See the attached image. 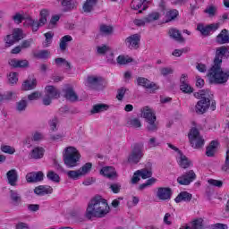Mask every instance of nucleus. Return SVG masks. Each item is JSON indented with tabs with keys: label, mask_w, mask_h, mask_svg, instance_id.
<instances>
[{
	"label": "nucleus",
	"mask_w": 229,
	"mask_h": 229,
	"mask_svg": "<svg viewBox=\"0 0 229 229\" xmlns=\"http://www.w3.org/2000/svg\"><path fill=\"white\" fill-rule=\"evenodd\" d=\"M110 108V106L106 104H97L93 106L91 109V114H101V112H106Z\"/></svg>",
	"instance_id": "obj_37"
},
{
	"label": "nucleus",
	"mask_w": 229,
	"mask_h": 229,
	"mask_svg": "<svg viewBox=\"0 0 229 229\" xmlns=\"http://www.w3.org/2000/svg\"><path fill=\"white\" fill-rule=\"evenodd\" d=\"M69 42H72V36L71 35L64 36L60 39V45H59L60 49L62 51H65L67 49V46H69Z\"/></svg>",
	"instance_id": "obj_36"
},
{
	"label": "nucleus",
	"mask_w": 229,
	"mask_h": 229,
	"mask_svg": "<svg viewBox=\"0 0 229 229\" xmlns=\"http://www.w3.org/2000/svg\"><path fill=\"white\" fill-rule=\"evenodd\" d=\"M223 56L229 58V48L226 47H220L216 49L214 64L208 72V80L209 83L223 85V83H226V81H228L229 71H223V68H221Z\"/></svg>",
	"instance_id": "obj_1"
},
{
	"label": "nucleus",
	"mask_w": 229,
	"mask_h": 229,
	"mask_svg": "<svg viewBox=\"0 0 229 229\" xmlns=\"http://www.w3.org/2000/svg\"><path fill=\"white\" fill-rule=\"evenodd\" d=\"M165 3H162L159 11H154L149 13L145 18L148 24H155L166 11Z\"/></svg>",
	"instance_id": "obj_13"
},
{
	"label": "nucleus",
	"mask_w": 229,
	"mask_h": 229,
	"mask_svg": "<svg viewBox=\"0 0 229 229\" xmlns=\"http://www.w3.org/2000/svg\"><path fill=\"white\" fill-rule=\"evenodd\" d=\"M116 62L119 65H126L127 64L133 62V59L130 57V55H121L117 57Z\"/></svg>",
	"instance_id": "obj_42"
},
{
	"label": "nucleus",
	"mask_w": 229,
	"mask_h": 229,
	"mask_svg": "<svg viewBox=\"0 0 229 229\" xmlns=\"http://www.w3.org/2000/svg\"><path fill=\"white\" fill-rule=\"evenodd\" d=\"M110 51V47L106 45H101L97 47V53L98 55H105Z\"/></svg>",
	"instance_id": "obj_55"
},
{
	"label": "nucleus",
	"mask_w": 229,
	"mask_h": 229,
	"mask_svg": "<svg viewBox=\"0 0 229 229\" xmlns=\"http://www.w3.org/2000/svg\"><path fill=\"white\" fill-rule=\"evenodd\" d=\"M33 138L27 136L23 140H22V146L23 148H30L33 145Z\"/></svg>",
	"instance_id": "obj_62"
},
{
	"label": "nucleus",
	"mask_w": 229,
	"mask_h": 229,
	"mask_svg": "<svg viewBox=\"0 0 229 229\" xmlns=\"http://www.w3.org/2000/svg\"><path fill=\"white\" fill-rule=\"evenodd\" d=\"M26 180L29 183L42 182L44 180V173L42 172L29 173L26 175Z\"/></svg>",
	"instance_id": "obj_23"
},
{
	"label": "nucleus",
	"mask_w": 229,
	"mask_h": 229,
	"mask_svg": "<svg viewBox=\"0 0 229 229\" xmlns=\"http://www.w3.org/2000/svg\"><path fill=\"white\" fill-rule=\"evenodd\" d=\"M180 89L184 94H191L193 91L192 87L189 85V82L180 84Z\"/></svg>",
	"instance_id": "obj_53"
},
{
	"label": "nucleus",
	"mask_w": 229,
	"mask_h": 229,
	"mask_svg": "<svg viewBox=\"0 0 229 229\" xmlns=\"http://www.w3.org/2000/svg\"><path fill=\"white\" fill-rule=\"evenodd\" d=\"M127 124L131 128H140V126H142V123H140V119L139 118H131L128 121Z\"/></svg>",
	"instance_id": "obj_48"
},
{
	"label": "nucleus",
	"mask_w": 229,
	"mask_h": 229,
	"mask_svg": "<svg viewBox=\"0 0 229 229\" xmlns=\"http://www.w3.org/2000/svg\"><path fill=\"white\" fill-rule=\"evenodd\" d=\"M40 98H42L40 91H34L28 95L29 101H37V99H40Z\"/></svg>",
	"instance_id": "obj_54"
},
{
	"label": "nucleus",
	"mask_w": 229,
	"mask_h": 229,
	"mask_svg": "<svg viewBox=\"0 0 229 229\" xmlns=\"http://www.w3.org/2000/svg\"><path fill=\"white\" fill-rule=\"evenodd\" d=\"M64 96L69 101H78V95L71 86H67L64 89Z\"/></svg>",
	"instance_id": "obj_29"
},
{
	"label": "nucleus",
	"mask_w": 229,
	"mask_h": 229,
	"mask_svg": "<svg viewBox=\"0 0 229 229\" xmlns=\"http://www.w3.org/2000/svg\"><path fill=\"white\" fill-rule=\"evenodd\" d=\"M51 131H56L58 130V118H53L48 123Z\"/></svg>",
	"instance_id": "obj_56"
},
{
	"label": "nucleus",
	"mask_w": 229,
	"mask_h": 229,
	"mask_svg": "<svg viewBox=\"0 0 229 229\" xmlns=\"http://www.w3.org/2000/svg\"><path fill=\"white\" fill-rule=\"evenodd\" d=\"M136 83L139 87H144V89H148L149 90H158L159 89L158 84L152 82L144 77H138Z\"/></svg>",
	"instance_id": "obj_18"
},
{
	"label": "nucleus",
	"mask_w": 229,
	"mask_h": 229,
	"mask_svg": "<svg viewBox=\"0 0 229 229\" xmlns=\"http://www.w3.org/2000/svg\"><path fill=\"white\" fill-rule=\"evenodd\" d=\"M216 12H217V8L214 5H209L207 7L205 10V13L209 16V17H214L216 15Z\"/></svg>",
	"instance_id": "obj_59"
},
{
	"label": "nucleus",
	"mask_w": 229,
	"mask_h": 229,
	"mask_svg": "<svg viewBox=\"0 0 229 229\" xmlns=\"http://www.w3.org/2000/svg\"><path fill=\"white\" fill-rule=\"evenodd\" d=\"M60 98V91L55 88V86H46L45 88V97L43 98V105L46 106L51 105L53 99Z\"/></svg>",
	"instance_id": "obj_11"
},
{
	"label": "nucleus",
	"mask_w": 229,
	"mask_h": 229,
	"mask_svg": "<svg viewBox=\"0 0 229 229\" xmlns=\"http://www.w3.org/2000/svg\"><path fill=\"white\" fill-rule=\"evenodd\" d=\"M217 146H219V143L217 141H211L206 150L207 157H214V155H216V151H217Z\"/></svg>",
	"instance_id": "obj_35"
},
{
	"label": "nucleus",
	"mask_w": 229,
	"mask_h": 229,
	"mask_svg": "<svg viewBox=\"0 0 229 229\" xmlns=\"http://www.w3.org/2000/svg\"><path fill=\"white\" fill-rule=\"evenodd\" d=\"M159 71L162 76H169V74H173L174 72V70L172 67H163L160 68Z\"/></svg>",
	"instance_id": "obj_58"
},
{
	"label": "nucleus",
	"mask_w": 229,
	"mask_h": 229,
	"mask_svg": "<svg viewBox=\"0 0 229 229\" xmlns=\"http://www.w3.org/2000/svg\"><path fill=\"white\" fill-rule=\"evenodd\" d=\"M192 199V195L187 191H182L174 199L175 203H182V201H191Z\"/></svg>",
	"instance_id": "obj_33"
},
{
	"label": "nucleus",
	"mask_w": 229,
	"mask_h": 229,
	"mask_svg": "<svg viewBox=\"0 0 229 229\" xmlns=\"http://www.w3.org/2000/svg\"><path fill=\"white\" fill-rule=\"evenodd\" d=\"M222 170H223L225 173H229V150H227V152H226L225 163V165L222 166Z\"/></svg>",
	"instance_id": "obj_64"
},
{
	"label": "nucleus",
	"mask_w": 229,
	"mask_h": 229,
	"mask_svg": "<svg viewBox=\"0 0 229 229\" xmlns=\"http://www.w3.org/2000/svg\"><path fill=\"white\" fill-rule=\"evenodd\" d=\"M37 78H35V76H30L21 83V90H35V89H37Z\"/></svg>",
	"instance_id": "obj_19"
},
{
	"label": "nucleus",
	"mask_w": 229,
	"mask_h": 229,
	"mask_svg": "<svg viewBox=\"0 0 229 229\" xmlns=\"http://www.w3.org/2000/svg\"><path fill=\"white\" fill-rule=\"evenodd\" d=\"M195 98L200 99L196 106L195 112L197 114H205L207 110L210 107V98H212V91L208 89H201L199 92L195 93Z\"/></svg>",
	"instance_id": "obj_4"
},
{
	"label": "nucleus",
	"mask_w": 229,
	"mask_h": 229,
	"mask_svg": "<svg viewBox=\"0 0 229 229\" xmlns=\"http://www.w3.org/2000/svg\"><path fill=\"white\" fill-rule=\"evenodd\" d=\"M34 192L38 196H46V194H53V188L51 186L40 185L34 189Z\"/></svg>",
	"instance_id": "obj_27"
},
{
	"label": "nucleus",
	"mask_w": 229,
	"mask_h": 229,
	"mask_svg": "<svg viewBox=\"0 0 229 229\" xmlns=\"http://www.w3.org/2000/svg\"><path fill=\"white\" fill-rule=\"evenodd\" d=\"M64 139H65V133L64 132H58L56 134H54L52 136H50V140H64Z\"/></svg>",
	"instance_id": "obj_61"
},
{
	"label": "nucleus",
	"mask_w": 229,
	"mask_h": 229,
	"mask_svg": "<svg viewBox=\"0 0 229 229\" xmlns=\"http://www.w3.org/2000/svg\"><path fill=\"white\" fill-rule=\"evenodd\" d=\"M100 31L101 33H104L105 35H110L114 31V28L110 25H101L100 26Z\"/></svg>",
	"instance_id": "obj_57"
},
{
	"label": "nucleus",
	"mask_w": 229,
	"mask_h": 229,
	"mask_svg": "<svg viewBox=\"0 0 229 229\" xmlns=\"http://www.w3.org/2000/svg\"><path fill=\"white\" fill-rule=\"evenodd\" d=\"M194 180H196V174L194 171L190 170L185 174L179 176L177 178V182L180 185H190L192 183V182H194Z\"/></svg>",
	"instance_id": "obj_17"
},
{
	"label": "nucleus",
	"mask_w": 229,
	"mask_h": 229,
	"mask_svg": "<svg viewBox=\"0 0 229 229\" xmlns=\"http://www.w3.org/2000/svg\"><path fill=\"white\" fill-rule=\"evenodd\" d=\"M142 157H143L142 149H140V148H136L131 152L127 160L129 164H139Z\"/></svg>",
	"instance_id": "obj_20"
},
{
	"label": "nucleus",
	"mask_w": 229,
	"mask_h": 229,
	"mask_svg": "<svg viewBox=\"0 0 229 229\" xmlns=\"http://www.w3.org/2000/svg\"><path fill=\"white\" fill-rule=\"evenodd\" d=\"M174 219V215L173 213H166L164 216L163 222L165 225L171 226V225H173Z\"/></svg>",
	"instance_id": "obj_49"
},
{
	"label": "nucleus",
	"mask_w": 229,
	"mask_h": 229,
	"mask_svg": "<svg viewBox=\"0 0 229 229\" xmlns=\"http://www.w3.org/2000/svg\"><path fill=\"white\" fill-rule=\"evenodd\" d=\"M45 151L46 150L44 149V148L36 147L30 151V155L31 158H34L35 160H38V159L42 158V157H44Z\"/></svg>",
	"instance_id": "obj_32"
},
{
	"label": "nucleus",
	"mask_w": 229,
	"mask_h": 229,
	"mask_svg": "<svg viewBox=\"0 0 229 229\" xmlns=\"http://www.w3.org/2000/svg\"><path fill=\"white\" fill-rule=\"evenodd\" d=\"M140 117L145 119L147 123V130L148 131H157L158 130V123H157V114L155 110L149 106H144L140 109Z\"/></svg>",
	"instance_id": "obj_5"
},
{
	"label": "nucleus",
	"mask_w": 229,
	"mask_h": 229,
	"mask_svg": "<svg viewBox=\"0 0 229 229\" xmlns=\"http://www.w3.org/2000/svg\"><path fill=\"white\" fill-rule=\"evenodd\" d=\"M110 214L108 201L101 196H96L88 203L85 216L87 219H101Z\"/></svg>",
	"instance_id": "obj_2"
},
{
	"label": "nucleus",
	"mask_w": 229,
	"mask_h": 229,
	"mask_svg": "<svg viewBox=\"0 0 229 229\" xmlns=\"http://www.w3.org/2000/svg\"><path fill=\"white\" fill-rule=\"evenodd\" d=\"M140 201V199L139 197L132 196L131 199L128 201L127 205L130 208H131V207H137Z\"/></svg>",
	"instance_id": "obj_60"
},
{
	"label": "nucleus",
	"mask_w": 229,
	"mask_h": 229,
	"mask_svg": "<svg viewBox=\"0 0 229 229\" xmlns=\"http://www.w3.org/2000/svg\"><path fill=\"white\" fill-rule=\"evenodd\" d=\"M166 10L165 11V22H171V21H174L176 17H178V11L175 9L168 10L167 5L165 4Z\"/></svg>",
	"instance_id": "obj_34"
},
{
	"label": "nucleus",
	"mask_w": 229,
	"mask_h": 229,
	"mask_svg": "<svg viewBox=\"0 0 229 229\" xmlns=\"http://www.w3.org/2000/svg\"><path fill=\"white\" fill-rule=\"evenodd\" d=\"M98 0H87L82 7L83 12H85V13H90V11L94 10V6H96Z\"/></svg>",
	"instance_id": "obj_40"
},
{
	"label": "nucleus",
	"mask_w": 229,
	"mask_h": 229,
	"mask_svg": "<svg viewBox=\"0 0 229 229\" xmlns=\"http://www.w3.org/2000/svg\"><path fill=\"white\" fill-rule=\"evenodd\" d=\"M156 196L158 199H161V201H167L171 199V196H173V190L169 187L157 188Z\"/></svg>",
	"instance_id": "obj_16"
},
{
	"label": "nucleus",
	"mask_w": 229,
	"mask_h": 229,
	"mask_svg": "<svg viewBox=\"0 0 229 229\" xmlns=\"http://www.w3.org/2000/svg\"><path fill=\"white\" fill-rule=\"evenodd\" d=\"M55 64L57 67H63L66 71L71 70V64L62 57L56 58L55 60Z\"/></svg>",
	"instance_id": "obj_39"
},
{
	"label": "nucleus",
	"mask_w": 229,
	"mask_h": 229,
	"mask_svg": "<svg viewBox=\"0 0 229 229\" xmlns=\"http://www.w3.org/2000/svg\"><path fill=\"white\" fill-rule=\"evenodd\" d=\"M168 148L170 149H173L174 151L175 158L177 160V163L179 164L180 167H182V169H187L191 166V161L178 148L174 147V145L168 143Z\"/></svg>",
	"instance_id": "obj_9"
},
{
	"label": "nucleus",
	"mask_w": 229,
	"mask_h": 229,
	"mask_svg": "<svg viewBox=\"0 0 229 229\" xmlns=\"http://www.w3.org/2000/svg\"><path fill=\"white\" fill-rule=\"evenodd\" d=\"M168 35L169 37H171V38H174V40H176L177 42H180L181 44H183V42H185V38L182 37L180 30L176 29H170L168 31Z\"/></svg>",
	"instance_id": "obj_30"
},
{
	"label": "nucleus",
	"mask_w": 229,
	"mask_h": 229,
	"mask_svg": "<svg viewBox=\"0 0 229 229\" xmlns=\"http://www.w3.org/2000/svg\"><path fill=\"white\" fill-rule=\"evenodd\" d=\"M10 194H11L12 201H13V203H15V205H17V203H19V201H21V196H19V193H17V191H11Z\"/></svg>",
	"instance_id": "obj_63"
},
{
	"label": "nucleus",
	"mask_w": 229,
	"mask_h": 229,
	"mask_svg": "<svg viewBox=\"0 0 229 229\" xmlns=\"http://www.w3.org/2000/svg\"><path fill=\"white\" fill-rule=\"evenodd\" d=\"M79 0H63L61 4L64 12L74 10L78 6Z\"/></svg>",
	"instance_id": "obj_28"
},
{
	"label": "nucleus",
	"mask_w": 229,
	"mask_h": 229,
	"mask_svg": "<svg viewBox=\"0 0 229 229\" xmlns=\"http://www.w3.org/2000/svg\"><path fill=\"white\" fill-rule=\"evenodd\" d=\"M6 176L9 185H12V187H15V185H17V181L19 180V174H17V170L12 169L8 171Z\"/></svg>",
	"instance_id": "obj_26"
},
{
	"label": "nucleus",
	"mask_w": 229,
	"mask_h": 229,
	"mask_svg": "<svg viewBox=\"0 0 229 229\" xmlns=\"http://www.w3.org/2000/svg\"><path fill=\"white\" fill-rule=\"evenodd\" d=\"M219 26H221L219 22L211 24L199 23L197 24V31H199L202 37H208L215 31H217Z\"/></svg>",
	"instance_id": "obj_10"
},
{
	"label": "nucleus",
	"mask_w": 229,
	"mask_h": 229,
	"mask_svg": "<svg viewBox=\"0 0 229 229\" xmlns=\"http://www.w3.org/2000/svg\"><path fill=\"white\" fill-rule=\"evenodd\" d=\"M63 160L68 168L78 167L81 163V153L74 146H68L63 150Z\"/></svg>",
	"instance_id": "obj_3"
},
{
	"label": "nucleus",
	"mask_w": 229,
	"mask_h": 229,
	"mask_svg": "<svg viewBox=\"0 0 229 229\" xmlns=\"http://www.w3.org/2000/svg\"><path fill=\"white\" fill-rule=\"evenodd\" d=\"M138 173H140V175L142 178V180H148V178H151V176L153 175L151 167L138 170Z\"/></svg>",
	"instance_id": "obj_41"
},
{
	"label": "nucleus",
	"mask_w": 229,
	"mask_h": 229,
	"mask_svg": "<svg viewBox=\"0 0 229 229\" xmlns=\"http://www.w3.org/2000/svg\"><path fill=\"white\" fill-rule=\"evenodd\" d=\"M7 80L11 85H15L19 81V73L18 72H10L7 75Z\"/></svg>",
	"instance_id": "obj_46"
},
{
	"label": "nucleus",
	"mask_w": 229,
	"mask_h": 229,
	"mask_svg": "<svg viewBox=\"0 0 229 229\" xmlns=\"http://www.w3.org/2000/svg\"><path fill=\"white\" fill-rule=\"evenodd\" d=\"M27 106H28V101L26 99H21L19 102H17L16 110H18V112H24Z\"/></svg>",
	"instance_id": "obj_51"
},
{
	"label": "nucleus",
	"mask_w": 229,
	"mask_h": 229,
	"mask_svg": "<svg viewBox=\"0 0 229 229\" xmlns=\"http://www.w3.org/2000/svg\"><path fill=\"white\" fill-rule=\"evenodd\" d=\"M0 150L2 153H5L6 155H14L15 148L13 146L2 144L0 147Z\"/></svg>",
	"instance_id": "obj_43"
},
{
	"label": "nucleus",
	"mask_w": 229,
	"mask_h": 229,
	"mask_svg": "<svg viewBox=\"0 0 229 229\" xmlns=\"http://www.w3.org/2000/svg\"><path fill=\"white\" fill-rule=\"evenodd\" d=\"M100 174L110 180L117 178V171L114 166H104L100 170Z\"/></svg>",
	"instance_id": "obj_21"
},
{
	"label": "nucleus",
	"mask_w": 229,
	"mask_h": 229,
	"mask_svg": "<svg viewBox=\"0 0 229 229\" xmlns=\"http://www.w3.org/2000/svg\"><path fill=\"white\" fill-rule=\"evenodd\" d=\"M9 65L16 69H26V67H30V62L26 59H11L9 61Z\"/></svg>",
	"instance_id": "obj_24"
},
{
	"label": "nucleus",
	"mask_w": 229,
	"mask_h": 229,
	"mask_svg": "<svg viewBox=\"0 0 229 229\" xmlns=\"http://www.w3.org/2000/svg\"><path fill=\"white\" fill-rule=\"evenodd\" d=\"M47 177L48 180H51V182H54L55 183H60V175L53 171H49L47 174Z\"/></svg>",
	"instance_id": "obj_45"
},
{
	"label": "nucleus",
	"mask_w": 229,
	"mask_h": 229,
	"mask_svg": "<svg viewBox=\"0 0 229 229\" xmlns=\"http://www.w3.org/2000/svg\"><path fill=\"white\" fill-rule=\"evenodd\" d=\"M148 0H132L131 8L132 10H138L140 13H142V11L148 10Z\"/></svg>",
	"instance_id": "obj_22"
},
{
	"label": "nucleus",
	"mask_w": 229,
	"mask_h": 229,
	"mask_svg": "<svg viewBox=\"0 0 229 229\" xmlns=\"http://www.w3.org/2000/svg\"><path fill=\"white\" fill-rule=\"evenodd\" d=\"M191 229H201L203 228V219L198 218L191 223Z\"/></svg>",
	"instance_id": "obj_52"
},
{
	"label": "nucleus",
	"mask_w": 229,
	"mask_h": 229,
	"mask_svg": "<svg viewBox=\"0 0 229 229\" xmlns=\"http://www.w3.org/2000/svg\"><path fill=\"white\" fill-rule=\"evenodd\" d=\"M188 139L191 148L194 149H199V148H203V146H205V140L203 139V136L199 134V131L196 128H192L190 131Z\"/></svg>",
	"instance_id": "obj_7"
},
{
	"label": "nucleus",
	"mask_w": 229,
	"mask_h": 229,
	"mask_svg": "<svg viewBox=\"0 0 229 229\" xmlns=\"http://www.w3.org/2000/svg\"><path fill=\"white\" fill-rule=\"evenodd\" d=\"M98 83H101V77L98 75H89L84 81L85 87H89V89H92L95 85H98Z\"/></svg>",
	"instance_id": "obj_25"
},
{
	"label": "nucleus",
	"mask_w": 229,
	"mask_h": 229,
	"mask_svg": "<svg viewBox=\"0 0 229 229\" xmlns=\"http://www.w3.org/2000/svg\"><path fill=\"white\" fill-rule=\"evenodd\" d=\"M189 51H191V49L189 47L174 49L172 52V56H174L175 58H180V56H182L183 55V53H189Z\"/></svg>",
	"instance_id": "obj_47"
},
{
	"label": "nucleus",
	"mask_w": 229,
	"mask_h": 229,
	"mask_svg": "<svg viewBox=\"0 0 229 229\" xmlns=\"http://www.w3.org/2000/svg\"><path fill=\"white\" fill-rule=\"evenodd\" d=\"M29 19H31V16L24 11H20L13 16V21L16 24H21L22 21H25L23 23L25 27L31 26V21H29Z\"/></svg>",
	"instance_id": "obj_14"
},
{
	"label": "nucleus",
	"mask_w": 229,
	"mask_h": 229,
	"mask_svg": "<svg viewBox=\"0 0 229 229\" xmlns=\"http://www.w3.org/2000/svg\"><path fill=\"white\" fill-rule=\"evenodd\" d=\"M161 144H162V141H160L158 138L151 137L148 140L147 146L148 148H158V146H161Z\"/></svg>",
	"instance_id": "obj_44"
},
{
	"label": "nucleus",
	"mask_w": 229,
	"mask_h": 229,
	"mask_svg": "<svg viewBox=\"0 0 229 229\" xmlns=\"http://www.w3.org/2000/svg\"><path fill=\"white\" fill-rule=\"evenodd\" d=\"M34 58H38L41 60H46L51 56V53L47 50H38L33 52Z\"/></svg>",
	"instance_id": "obj_38"
},
{
	"label": "nucleus",
	"mask_w": 229,
	"mask_h": 229,
	"mask_svg": "<svg viewBox=\"0 0 229 229\" xmlns=\"http://www.w3.org/2000/svg\"><path fill=\"white\" fill-rule=\"evenodd\" d=\"M124 44L129 49H139L140 36L139 34H132L125 38Z\"/></svg>",
	"instance_id": "obj_15"
},
{
	"label": "nucleus",
	"mask_w": 229,
	"mask_h": 229,
	"mask_svg": "<svg viewBox=\"0 0 229 229\" xmlns=\"http://www.w3.org/2000/svg\"><path fill=\"white\" fill-rule=\"evenodd\" d=\"M24 38V32L22 30L17 28L13 30L12 35H7L4 38L5 47H12L15 42H19V40H22Z\"/></svg>",
	"instance_id": "obj_12"
},
{
	"label": "nucleus",
	"mask_w": 229,
	"mask_h": 229,
	"mask_svg": "<svg viewBox=\"0 0 229 229\" xmlns=\"http://www.w3.org/2000/svg\"><path fill=\"white\" fill-rule=\"evenodd\" d=\"M49 15H51V11H49V9L43 8L39 11L38 21H35L32 18L29 19L28 21L30 22L32 31H38V28L45 26V24L47 22V17H49Z\"/></svg>",
	"instance_id": "obj_8"
},
{
	"label": "nucleus",
	"mask_w": 229,
	"mask_h": 229,
	"mask_svg": "<svg viewBox=\"0 0 229 229\" xmlns=\"http://www.w3.org/2000/svg\"><path fill=\"white\" fill-rule=\"evenodd\" d=\"M208 183L210 187H216L217 189H221L223 187V181L216 179H208Z\"/></svg>",
	"instance_id": "obj_50"
},
{
	"label": "nucleus",
	"mask_w": 229,
	"mask_h": 229,
	"mask_svg": "<svg viewBox=\"0 0 229 229\" xmlns=\"http://www.w3.org/2000/svg\"><path fill=\"white\" fill-rule=\"evenodd\" d=\"M92 171V163L88 162L82 165L79 169L68 170L65 172V174L69 180H80L83 176H87Z\"/></svg>",
	"instance_id": "obj_6"
},
{
	"label": "nucleus",
	"mask_w": 229,
	"mask_h": 229,
	"mask_svg": "<svg viewBox=\"0 0 229 229\" xmlns=\"http://www.w3.org/2000/svg\"><path fill=\"white\" fill-rule=\"evenodd\" d=\"M218 44H229V31L226 29L222 30L216 38Z\"/></svg>",
	"instance_id": "obj_31"
}]
</instances>
